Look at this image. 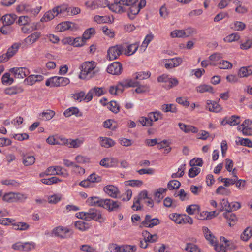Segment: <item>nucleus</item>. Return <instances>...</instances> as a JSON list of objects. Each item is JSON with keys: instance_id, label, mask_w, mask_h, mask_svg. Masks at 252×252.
Wrapping results in <instances>:
<instances>
[{"instance_id": "1", "label": "nucleus", "mask_w": 252, "mask_h": 252, "mask_svg": "<svg viewBox=\"0 0 252 252\" xmlns=\"http://www.w3.org/2000/svg\"><path fill=\"white\" fill-rule=\"evenodd\" d=\"M122 1V6L126 9L125 12H127L128 17L133 20L140 9L144 8L146 4L145 0H140L137 3L138 0H120Z\"/></svg>"}, {"instance_id": "2", "label": "nucleus", "mask_w": 252, "mask_h": 252, "mask_svg": "<svg viewBox=\"0 0 252 252\" xmlns=\"http://www.w3.org/2000/svg\"><path fill=\"white\" fill-rule=\"evenodd\" d=\"M96 66V63L94 61L83 63L81 66L79 78L88 80L94 77L98 72L95 69Z\"/></svg>"}, {"instance_id": "3", "label": "nucleus", "mask_w": 252, "mask_h": 252, "mask_svg": "<svg viewBox=\"0 0 252 252\" xmlns=\"http://www.w3.org/2000/svg\"><path fill=\"white\" fill-rule=\"evenodd\" d=\"M98 8H105L108 7L112 11L118 14L125 13L126 9L122 5V1L120 0H114L113 4H110L108 0H97Z\"/></svg>"}, {"instance_id": "4", "label": "nucleus", "mask_w": 252, "mask_h": 252, "mask_svg": "<svg viewBox=\"0 0 252 252\" xmlns=\"http://www.w3.org/2000/svg\"><path fill=\"white\" fill-rule=\"evenodd\" d=\"M70 82L69 79L66 77L54 76L48 79L45 85L51 87L65 86Z\"/></svg>"}, {"instance_id": "5", "label": "nucleus", "mask_w": 252, "mask_h": 252, "mask_svg": "<svg viewBox=\"0 0 252 252\" xmlns=\"http://www.w3.org/2000/svg\"><path fill=\"white\" fill-rule=\"evenodd\" d=\"M52 233L61 239H66L72 236L73 231L67 227L59 226L53 229Z\"/></svg>"}, {"instance_id": "6", "label": "nucleus", "mask_w": 252, "mask_h": 252, "mask_svg": "<svg viewBox=\"0 0 252 252\" xmlns=\"http://www.w3.org/2000/svg\"><path fill=\"white\" fill-rule=\"evenodd\" d=\"M80 214L83 215L80 218L87 221H90L91 220H97L101 218V212L95 208L90 209L87 212H81Z\"/></svg>"}, {"instance_id": "7", "label": "nucleus", "mask_w": 252, "mask_h": 252, "mask_svg": "<svg viewBox=\"0 0 252 252\" xmlns=\"http://www.w3.org/2000/svg\"><path fill=\"white\" fill-rule=\"evenodd\" d=\"M124 50V47L122 44H118L110 47L107 51L109 59L114 60L118 59L122 55Z\"/></svg>"}, {"instance_id": "8", "label": "nucleus", "mask_w": 252, "mask_h": 252, "mask_svg": "<svg viewBox=\"0 0 252 252\" xmlns=\"http://www.w3.org/2000/svg\"><path fill=\"white\" fill-rule=\"evenodd\" d=\"M172 217H170L171 219L178 224L189 223V224H192L193 223L192 219L188 215H184L182 216L179 214H172Z\"/></svg>"}, {"instance_id": "9", "label": "nucleus", "mask_w": 252, "mask_h": 252, "mask_svg": "<svg viewBox=\"0 0 252 252\" xmlns=\"http://www.w3.org/2000/svg\"><path fill=\"white\" fill-rule=\"evenodd\" d=\"M9 71L16 78H24L29 74L28 69L25 67H14L10 69Z\"/></svg>"}, {"instance_id": "10", "label": "nucleus", "mask_w": 252, "mask_h": 252, "mask_svg": "<svg viewBox=\"0 0 252 252\" xmlns=\"http://www.w3.org/2000/svg\"><path fill=\"white\" fill-rule=\"evenodd\" d=\"M107 71L108 73L113 75H120L122 71V65L119 62H114L108 65Z\"/></svg>"}, {"instance_id": "11", "label": "nucleus", "mask_w": 252, "mask_h": 252, "mask_svg": "<svg viewBox=\"0 0 252 252\" xmlns=\"http://www.w3.org/2000/svg\"><path fill=\"white\" fill-rule=\"evenodd\" d=\"M121 202L110 199H105L104 209L109 211H118L121 207Z\"/></svg>"}, {"instance_id": "12", "label": "nucleus", "mask_w": 252, "mask_h": 252, "mask_svg": "<svg viewBox=\"0 0 252 252\" xmlns=\"http://www.w3.org/2000/svg\"><path fill=\"white\" fill-rule=\"evenodd\" d=\"M118 160L114 158H105L100 161V165L106 168L116 167Z\"/></svg>"}, {"instance_id": "13", "label": "nucleus", "mask_w": 252, "mask_h": 252, "mask_svg": "<svg viewBox=\"0 0 252 252\" xmlns=\"http://www.w3.org/2000/svg\"><path fill=\"white\" fill-rule=\"evenodd\" d=\"M87 202L90 206H94L104 208L105 199H101L97 196L89 197L87 200Z\"/></svg>"}, {"instance_id": "14", "label": "nucleus", "mask_w": 252, "mask_h": 252, "mask_svg": "<svg viewBox=\"0 0 252 252\" xmlns=\"http://www.w3.org/2000/svg\"><path fill=\"white\" fill-rule=\"evenodd\" d=\"M103 190L110 197L114 198H117L120 193L119 189L113 185H107L104 187Z\"/></svg>"}, {"instance_id": "15", "label": "nucleus", "mask_w": 252, "mask_h": 252, "mask_svg": "<svg viewBox=\"0 0 252 252\" xmlns=\"http://www.w3.org/2000/svg\"><path fill=\"white\" fill-rule=\"evenodd\" d=\"M182 62L181 58H174L172 59H166L165 67L166 69H170L179 66Z\"/></svg>"}, {"instance_id": "16", "label": "nucleus", "mask_w": 252, "mask_h": 252, "mask_svg": "<svg viewBox=\"0 0 252 252\" xmlns=\"http://www.w3.org/2000/svg\"><path fill=\"white\" fill-rule=\"evenodd\" d=\"M206 109L210 112L218 113L222 110L221 106L216 101L208 100L206 102Z\"/></svg>"}, {"instance_id": "17", "label": "nucleus", "mask_w": 252, "mask_h": 252, "mask_svg": "<svg viewBox=\"0 0 252 252\" xmlns=\"http://www.w3.org/2000/svg\"><path fill=\"white\" fill-rule=\"evenodd\" d=\"M84 140L82 139H63V143L64 144L69 146V147L77 148L79 147L83 143Z\"/></svg>"}, {"instance_id": "18", "label": "nucleus", "mask_w": 252, "mask_h": 252, "mask_svg": "<svg viewBox=\"0 0 252 252\" xmlns=\"http://www.w3.org/2000/svg\"><path fill=\"white\" fill-rule=\"evenodd\" d=\"M223 217L227 220L230 227L233 226L237 221V218L235 214L229 212H225L223 214Z\"/></svg>"}, {"instance_id": "19", "label": "nucleus", "mask_w": 252, "mask_h": 252, "mask_svg": "<svg viewBox=\"0 0 252 252\" xmlns=\"http://www.w3.org/2000/svg\"><path fill=\"white\" fill-rule=\"evenodd\" d=\"M99 139L100 145L104 148L113 147L116 144L115 142L110 138L100 137Z\"/></svg>"}, {"instance_id": "20", "label": "nucleus", "mask_w": 252, "mask_h": 252, "mask_svg": "<svg viewBox=\"0 0 252 252\" xmlns=\"http://www.w3.org/2000/svg\"><path fill=\"white\" fill-rule=\"evenodd\" d=\"M41 36V34L40 32H35L25 38V42L29 44H32L36 42Z\"/></svg>"}, {"instance_id": "21", "label": "nucleus", "mask_w": 252, "mask_h": 252, "mask_svg": "<svg viewBox=\"0 0 252 252\" xmlns=\"http://www.w3.org/2000/svg\"><path fill=\"white\" fill-rule=\"evenodd\" d=\"M252 74V66L242 67L238 72V76L240 77H247Z\"/></svg>"}, {"instance_id": "22", "label": "nucleus", "mask_w": 252, "mask_h": 252, "mask_svg": "<svg viewBox=\"0 0 252 252\" xmlns=\"http://www.w3.org/2000/svg\"><path fill=\"white\" fill-rule=\"evenodd\" d=\"M17 16L15 14H6L2 16L1 19L4 25L9 26L14 22Z\"/></svg>"}, {"instance_id": "23", "label": "nucleus", "mask_w": 252, "mask_h": 252, "mask_svg": "<svg viewBox=\"0 0 252 252\" xmlns=\"http://www.w3.org/2000/svg\"><path fill=\"white\" fill-rule=\"evenodd\" d=\"M21 46L20 43H13L7 51V54L10 58L13 57L18 51Z\"/></svg>"}, {"instance_id": "24", "label": "nucleus", "mask_w": 252, "mask_h": 252, "mask_svg": "<svg viewBox=\"0 0 252 252\" xmlns=\"http://www.w3.org/2000/svg\"><path fill=\"white\" fill-rule=\"evenodd\" d=\"M142 235L147 242L154 243L157 241L158 239V236L157 234L152 235L146 230L143 231Z\"/></svg>"}, {"instance_id": "25", "label": "nucleus", "mask_w": 252, "mask_h": 252, "mask_svg": "<svg viewBox=\"0 0 252 252\" xmlns=\"http://www.w3.org/2000/svg\"><path fill=\"white\" fill-rule=\"evenodd\" d=\"M137 123L139 126H151L153 125L152 120L150 119L148 117H140L139 118Z\"/></svg>"}, {"instance_id": "26", "label": "nucleus", "mask_w": 252, "mask_h": 252, "mask_svg": "<svg viewBox=\"0 0 252 252\" xmlns=\"http://www.w3.org/2000/svg\"><path fill=\"white\" fill-rule=\"evenodd\" d=\"M23 89L20 87L13 86L6 88L5 90V93L6 94L9 95H13L18 93L22 92Z\"/></svg>"}, {"instance_id": "27", "label": "nucleus", "mask_w": 252, "mask_h": 252, "mask_svg": "<svg viewBox=\"0 0 252 252\" xmlns=\"http://www.w3.org/2000/svg\"><path fill=\"white\" fill-rule=\"evenodd\" d=\"M120 84L122 88H127L130 87H137L139 83L138 81H133L131 79H127L123 82H120Z\"/></svg>"}, {"instance_id": "28", "label": "nucleus", "mask_w": 252, "mask_h": 252, "mask_svg": "<svg viewBox=\"0 0 252 252\" xmlns=\"http://www.w3.org/2000/svg\"><path fill=\"white\" fill-rule=\"evenodd\" d=\"M161 110L164 112H171L176 113L177 112V109L176 106L173 104H164L161 106Z\"/></svg>"}, {"instance_id": "29", "label": "nucleus", "mask_w": 252, "mask_h": 252, "mask_svg": "<svg viewBox=\"0 0 252 252\" xmlns=\"http://www.w3.org/2000/svg\"><path fill=\"white\" fill-rule=\"evenodd\" d=\"M55 115L54 111L48 110L46 112H43L39 114V116L42 117V119L44 121L51 120Z\"/></svg>"}, {"instance_id": "30", "label": "nucleus", "mask_w": 252, "mask_h": 252, "mask_svg": "<svg viewBox=\"0 0 252 252\" xmlns=\"http://www.w3.org/2000/svg\"><path fill=\"white\" fill-rule=\"evenodd\" d=\"M35 158L33 156H24L23 157V163L25 166H30L34 163Z\"/></svg>"}, {"instance_id": "31", "label": "nucleus", "mask_w": 252, "mask_h": 252, "mask_svg": "<svg viewBox=\"0 0 252 252\" xmlns=\"http://www.w3.org/2000/svg\"><path fill=\"white\" fill-rule=\"evenodd\" d=\"M148 117L152 120V122L157 121L162 119V114L159 111L152 112L148 113Z\"/></svg>"}, {"instance_id": "32", "label": "nucleus", "mask_w": 252, "mask_h": 252, "mask_svg": "<svg viewBox=\"0 0 252 252\" xmlns=\"http://www.w3.org/2000/svg\"><path fill=\"white\" fill-rule=\"evenodd\" d=\"M139 44L137 43L131 44L127 46V49L126 50L125 54L131 55L134 54L137 50Z\"/></svg>"}, {"instance_id": "33", "label": "nucleus", "mask_w": 252, "mask_h": 252, "mask_svg": "<svg viewBox=\"0 0 252 252\" xmlns=\"http://www.w3.org/2000/svg\"><path fill=\"white\" fill-rule=\"evenodd\" d=\"M31 6L30 5L26 4H21L17 6L16 7V11L18 12H26V13H31Z\"/></svg>"}, {"instance_id": "34", "label": "nucleus", "mask_w": 252, "mask_h": 252, "mask_svg": "<svg viewBox=\"0 0 252 252\" xmlns=\"http://www.w3.org/2000/svg\"><path fill=\"white\" fill-rule=\"evenodd\" d=\"M226 123L231 126L238 125L240 123V117L237 115H232L226 121Z\"/></svg>"}, {"instance_id": "35", "label": "nucleus", "mask_w": 252, "mask_h": 252, "mask_svg": "<svg viewBox=\"0 0 252 252\" xmlns=\"http://www.w3.org/2000/svg\"><path fill=\"white\" fill-rule=\"evenodd\" d=\"M252 237V229L250 227L246 228L241 235V239L244 241H247Z\"/></svg>"}, {"instance_id": "36", "label": "nucleus", "mask_w": 252, "mask_h": 252, "mask_svg": "<svg viewBox=\"0 0 252 252\" xmlns=\"http://www.w3.org/2000/svg\"><path fill=\"white\" fill-rule=\"evenodd\" d=\"M95 33V29L94 28H90L85 31L82 37L86 41L90 39L92 35H94Z\"/></svg>"}, {"instance_id": "37", "label": "nucleus", "mask_w": 252, "mask_h": 252, "mask_svg": "<svg viewBox=\"0 0 252 252\" xmlns=\"http://www.w3.org/2000/svg\"><path fill=\"white\" fill-rule=\"evenodd\" d=\"M75 227L81 231H85L89 228V225L82 220H79L75 222Z\"/></svg>"}, {"instance_id": "38", "label": "nucleus", "mask_w": 252, "mask_h": 252, "mask_svg": "<svg viewBox=\"0 0 252 252\" xmlns=\"http://www.w3.org/2000/svg\"><path fill=\"white\" fill-rule=\"evenodd\" d=\"M197 91L199 93L210 92L213 93V89L212 86L208 85H202L197 88Z\"/></svg>"}, {"instance_id": "39", "label": "nucleus", "mask_w": 252, "mask_h": 252, "mask_svg": "<svg viewBox=\"0 0 252 252\" xmlns=\"http://www.w3.org/2000/svg\"><path fill=\"white\" fill-rule=\"evenodd\" d=\"M94 20L98 23H105L107 22L111 23L110 17L109 16H101L96 15L94 17Z\"/></svg>"}, {"instance_id": "40", "label": "nucleus", "mask_w": 252, "mask_h": 252, "mask_svg": "<svg viewBox=\"0 0 252 252\" xmlns=\"http://www.w3.org/2000/svg\"><path fill=\"white\" fill-rule=\"evenodd\" d=\"M219 67L222 69H230L232 67V64L226 60H222L219 63H218Z\"/></svg>"}, {"instance_id": "41", "label": "nucleus", "mask_w": 252, "mask_h": 252, "mask_svg": "<svg viewBox=\"0 0 252 252\" xmlns=\"http://www.w3.org/2000/svg\"><path fill=\"white\" fill-rule=\"evenodd\" d=\"M12 225L15 230H25L29 228V225L26 222H20L17 223H13Z\"/></svg>"}, {"instance_id": "42", "label": "nucleus", "mask_w": 252, "mask_h": 252, "mask_svg": "<svg viewBox=\"0 0 252 252\" xmlns=\"http://www.w3.org/2000/svg\"><path fill=\"white\" fill-rule=\"evenodd\" d=\"M240 35L237 33H233L224 38V40L226 42H232L233 41H237L240 39Z\"/></svg>"}, {"instance_id": "43", "label": "nucleus", "mask_w": 252, "mask_h": 252, "mask_svg": "<svg viewBox=\"0 0 252 252\" xmlns=\"http://www.w3.org/2000/svg\"><path fill=\"white\" fill-rule=\"evenodd\" d=\"M180 186V182L176 180L169 181L167 184V187L169 190L178 189Z\"/></svg>"}, {"instance_id": "44", "label": "nucleus", "mask_w": 252, "mask_h": 252, "mask_svg": "<svg viewBox=\"0 0 252 252\" xmlns=\"http://www.w3.org/2000/svg\"><path fill=\"white\" fill-rule=\"evenodd\" d=\"M216 193L222 195H229L230 194L231 191L229 189L225 188L224 187L220 186L217 189Z\"/></svg>"}, {"instance_id": "45", "label": "nucleus", "mask_w": 252, "mask_h": 252, "mask_svg": "<svg viewBox=\"0 0 252 252\" xmlns=\"http://www.w3.org/2000/svg\"><path fill=\"white\" fill-rule=\"evenodd\" d=\"M79 112V109L77 107H71L66 110L63 114L66 117H68L72 115L78 114Z\"/></svg>"}, {"instance_id": "46", "label": "nucleus", "mask_w": 252, "mask_h": 252, "mask_svg": "<svg viewBox=\"0 0 252 252\" xmlns=\"http://www.w3.org/2000/svg\"><path fill=\"white\" fill-rule=\"evenodd\" d=\"M200 207L198 205L193 204L188 206L186 208V212L189 215L194 214L196 211H199Z\"/></svg>"}, {"instance_id": "47", "label": "nucleus", "mask_w": 252, "mask_h": 252, "mask_svg": "<svg viewBox=\"0 0 252 252\" xmlns=\"http://www.w3.org/2000/svg\"><path fill=\"white\" fill-rule=\"evenodd\" d=\"M185 250L188 252H200V249L198 247L192 243H188Z\"/></svg>"}, {"instance_id": "48", "label": "nucleus", "mask_w": 252, "mask_h": 252, "mask_svg": "<svg viewBox=\"0 0 252 252\" xmlns=\"http://www.w3.org/2000/svg\"><path fill=\"white\" fill-rule=\"evenodd\" d=\"M71 24L69 22H62L57 26V28L61 32L64 31L70 28Z\"/></svg>"}, {"instance_id": "49", "label": "nucleus", "mask_w": 252, "mask_h": 252, "mask_svg": "<svg viewBox=\"0 0 252 252\" xmlns=\"http://www.w3.org/2000/svg\"><path fill=\"white\" fill-rule=\"evenodd\" d=\"M88 178L90 183H99L101 182L102 180L101 177L97 175L95 173H93L91 174Z\"/></svg>"}, {"instance_id": "50", "label": "nucleus", "mask_w": 252, "mask_h": 252, "mask_svg": "<svg viewBox=\"0 0 252 252\" xmlns=\"http://www.w3.org/2000/svg\"><path fill=\"white\" fill-rule=\"evenodd\" d=\"M184 31L183 30H175L172 31L170 33V36L172 38L178 37H184Z\"/></svg>"}, {"instance_id": "51", "label": "nucleus", "mask_w": 252, "mask_h": 252, "mask_svg": "<svg viewBox=\"0 0 252 252\" xmlns=\"http://www.w3.org/2000/svg\"><path fill=\"white\" fill-rule=\"evenodd\" d=\"M109 108L112 112L117 113L120 111V107L115 101H111L109 102Z\"/></svg>"}, {"instance_id": "52", "label": "nucleus", "mask_w": 252, "mask_h": 252, "mask_svg": "<svg viewBox=\"0 0 252 252\" xmlns=\"http://www.w3.org/2000/svg\"><path fill=\"white\" fill-rule=\"evenodd\" d=\"M86 43L85 40L84 39L83 37H76L73 39V45L74 47H81L83 46Z\"/></svg>"}, {"instance_id": "53", "label": "nucleus", "mask_w": 252, "mask_h": 252, "mask_svg": "<svg viewBox=\"0 0 252 252\" xmlns=\"http://www.w3.org/2000/svg\"><path fill=\"white\" fill-rule=\"evenodd\" d=\"M220 205H221L220 211L225 210V212H228V208L230 207V203L227 199H225L221 200Z\"/></svg>"}, {"instance_id": "54", "label": "nucleus", "mask_w": 252, "mask_h": 252, "mask_svg": "<svg viewBox=\"0 0 252 252\" xmlns=\"http://www.w3.org/2000/svg\"><path fill=\"white\" fill-rule=\"evenodd\" d=\"M200 172V169L198 167H192L189 171V176L190 178H194Z\"/></svg>"}, {"instance_id": "55", "label": "nucleus", "mask_w": 252, "mask_h": 252, "mask_svg": "<svg viewBox=\"0 0 252 252\" xmlns=\"http://www.w3.org/2000/svg\"><path fill=\"white\" fill-rule=\"evenodd\" d=\"M136 250L135 246L122 245V252H134Z\"/></svg>"}, {"instance_id": "56", "label": "nucleus", "mask_w": 252, "mask_h": 252, "mask_svg": "<svg viewBox=\"0 0 252 252\" xmlns=\"http://www.w3.org/2000/svg\"><path fill=\"white\" fill-rule=\"evenodd\" d=\"M14 81L12 78L10 77V75L9 73H4L2 77V82L3 84L6 83L11 84Z\"/></svg>"}, {"instance_id": "57", "label": "nucleus", "mask_w": 252, "mask_h": 252, "mask_svg": "<svg viewBox=\"0 0 252 252\" xmlns=\"http://www.w3.org/2000/svg\"><path fill=\"white\" fill-rule=\"evenodd\" d=\"M189 165L191 167L202 166L203 165L202 159L200 158H194L190 161Z\"/></svg>"}, {"instance_id": "58", "label": "nucleus", "mask_w": 252, "mask_h": 252, "mask_svg": "<svg viewBox=\"0 0 252 252\" xmlns=\"http://www.w3.org/2000/svg\"><path fill=\"white\" fill-rule=\"evenodd\" d=\"M14 193L9 192L5 194L3 196V200L8 202H15V200L14 199Z\"/></svg>"}, {"instance_id": "59", "label": "nucleus", "mask_w": 252, "mask_h": 252, "mask_svg": "<svg viewBox=\"0 0 252 252\" xmlns=\"http://www.w3.org/2000/svg\"><path fill=\"white\" fill-rule=\"evenodd\" d=\"M151 73L150 72H140L136 75L135 79L136 80H144L150 77Z\"/></svg>"}, {"instance_id": "60", "label": "nucleus", "mask_w": 252, "mask_h": 252, "mask_svg": "<svg viewBox=\"0 0 252 252\" xmlns=\"http://www.w3.org/2000/svg\"><path fill=\"white\" fill-rule=\"evenodd\" d=\"M54 18V15H53L51 10H49L45 13L43 17L41 19V21L42 22H47L52 20Z\"/></svg>"}, {"instance_id": "61", "label": "nucleus", "mask_w": 252, "mask_h": 252, "mask_svg": "<svg viewBox=\"0 0 252 252\" xmlns=\"http://www.w3.org/2000/svg\"><path fill=\"white\" fill-rule=\"evenodd\" d=\"M241 207V203L239 202H233L230 203V207L228 208V212H232L240 209Z\"/></svg>"}, {"instance_id": "62", "label": "nucleus", "mask_w": 252, "mask_h": 252, "mask_svg": "<svg viewBox=\"0 0 252 252\" xmlns=\"http://www.w3.org/2000/svg\"><path fill=\"white\" fill-rule=\"evenodd\" d=\"M23 251L28 252L35 248V244L33 242H26L23 244Z\"/></svg>"}, {"instance_id": "63", "label": "nucleus", "mask_w": 252, "mask_h": 252, "mask_svg": "<svg viewBox=\"0 0 252 252\" xmlns=\"http://www.w3.org/2000/svg\"><path fill=\"white\" fill-rule=\"evenodd\" d=\"M109 250L111 252H122V246L113 243L109 245Z\"/></svg>"}, {"instance_id": "64", "label": "nucleus", "mask_w": 252, "mask_h": 252, "mask_svg": "<svg viewBox=\"0 0 252 252\" xmlns=\"http://www.w3.org/2000/svg\"><path fill=\"white\" fill-rule=\"evenodd\" d=\"M73 95L74 99L75 100H77L79 101V102H81L83 100H84L85 92L83 91H81L79 93H76L74 94Z\"/></svg>"}]
</instances>
